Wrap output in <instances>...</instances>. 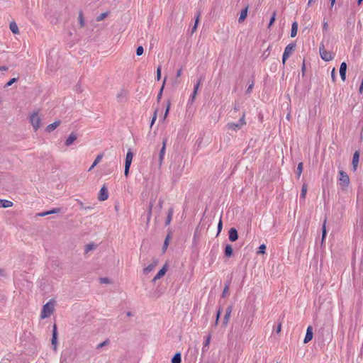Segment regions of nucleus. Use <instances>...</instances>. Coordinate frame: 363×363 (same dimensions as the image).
<instances>
[{
	"mask_svg": "<svg viewBox=\"0 0 363 363\" xmlns=\"http://www.w3.org/2000/svg\"><path fill=\"white\" fill-rule=\"evenodd\" d=\"M13 202L6 199H0V207L9 208L13 206Z\"/></svg>",
	"mask_w": 363,
	"mask_h": 363,
	"instance_id": "c756f323",
	"label": "nucleus"
},
{
	"mask_svg": "<svg viewBox=\"0 0 363 363\" xmlns=\"http://www.w3.org/2000/svg\"><path fill=\"white\" fill-rule=\"evenodd\" d=\"M61 209L60 208H54L50 211H48L49 215L53 214V213H60Z\"/></svg>",
	"mask_w": 363,
	"mask_h": 363,
	"instance_id": "bf43d9fd",
	"label": "nucleus"
},
{
	"mask_svg": "<svg viewBox=\"0 0 363 363\" xmlns=\"http://www.w3.org/2000/svg\"><path fill=\"white\" fill-rule=\"evenodd\" d=\"M313 337V328L311 325H309L306 329V333L303 340V343L309 342Z\"/></svg>",
	"mask_w": 363,
	"mask_h": 363,
	"instance_id": "4468645a",
	"label": "nucleus"
},
{
	"mask_svg": "<svg viewBox=\"0 0 363 363\" xmlns=\"http://www.w3.org/2000/svg\"><path fill=\"white\" fill-rule=\"evenodd\" d=\"M226 127L228 130H233L234 131H238L241 128L240 125L238 123H228Z\"/></svg>",
	"mask_w": 363,
	"mask_h": 363,
	"instance_id": "4be33fe9",
	"label": "nucleus"
},
{
	"mask_svg": "<svg viewBox=\"0 0 363 363\" xmlns=\"http://www.w3.org/2000/svg\"><path fill=\"white\" fill-rule=\"evenodd\" d=\"M307 189H308V185L306 183L304 182L302 185L301 194H300V199L305 200L306 193H307Z\"/></svg>",
	"mask_w": 363,
	"mask_h": 363,
	"instance_id": "c85d7f7f",
	"label": "nucleus"
},
{
	"mask_svg": "<svg viewBox=\"0 0 363 363\" xmlns=\"http://www.w3.org/2000/svg\"><path fill=\"white\" fill-rule=\"evenodd\" d=\"M296 47V43H291L285 48L281 60L282 64L284 65H285L286 61L288 60V58L290 57L292 52L295 50Z\"/></svg>",
	"mask_w": 363,
	"mask_h": 363,
	"instance_id": "20e7f679",
	"label": "nucleus"
},
{
	"mask_svg": "<svg viewBox=\"0 0 363 363\" xmlns=\"http://www.w3.org/2000/svg\"><path fill=\"white\" fill-rule=\"evenodd\" d=\"M202 82H203V78L200 77L198 79L197 82L194 84V91H193L194 92V94H197L199 87L201 85V84L202 83Z\"/></svg>",
	"mask_w": 363,
	"mask_h": 363,
	"instance_id": "4c0bfd02",
	"label": "nucleus"
},
{
	"mask_svg": "<svg viewBox=\"0 0 363 363\" xmlns=\"http://www.w3.org/2000/svg\"><path fill=\"white\" fill-rule=\"evenodd\" d=\"M18 78H16V77H13L12 79H11L9 82H7L6 83V84L4 85V88H7L10 86H11L13 83L16 82L18 81Z\"/></svg>",
	"mask_w": 363,
	"mask_h": 363,
	"instance_id": "a18cd8bd",
	"label": "nucleus"
},
{
	"mask_svg": "<svg viewBox=\"0 0 363 363\" xmlns=\"http://www.w3.org/2000/svg\"><path fill=\"white\" fill-rule=\"evenodd\" d=\"M249 7H250L249 4H247L246 6L241 10L240 16L238 18L239 23H243L245 21V19L247 18Z\"/></svg>",
	"mask_w": 363,
	"mask_h": 363,
	"instance_id": "9d476101",
	"label": "nucleus"
},
{
	"mask_svg": "<svg viewBox=\"0 0 363 363\" xmlns=\"http://www.w3.org/2000/svg\"><path fill=\"white\" fill-rule=\"evenodd\" d=\"M157 108L155 111L154 113H153V116H152V120H151V122H150V128H152V126L153 125V124L155 123L156 119H157Z\"/></svg>",
	"mask_w": 363,
	"mask_h": 363,
	"instance_id": "8fccbe9b",
	"label": "nucleus"
},
{
	"mask_svg": "<svg viewBox=\"0 0 363 363\" xmlns=\"http://www.w3.org/2000/svg\"><path fill=\"white\" fill-rule=\"evenodd\" d=\"M60 123H61V121L60 120L55 121L52 123L49 124L45 128V131L48 132V133H51L52 131L55 130L60 125Z\"/></svg>",
	"mask_w": 363,
	"mask_h": 363,
	"instance_id": "aec40b11",
	"label": "nucleus"
},
{
	"mask_svg": "<svg viewBox=\"0 0 363 363\" xmlns=\"http://www.w3.org/2000/svg\"><path fill=\"white\" fill-rule=\"evenodd\" d=\"M108 344H109V340L108 339H106L105 340L104 342H101L100 344H99L96 347L97 349H99V348H101L103 347L105 345H107Z\"/></svg>",
	"mask_w": 363,
	"mask_h": 363,
	"instance_id": "6e6d98bb",
	"label": "nucleus"
},
{
	"mask_svg": "<svg viewBox=\"0 0 363 363\" xmlns=\"http://www.w3.org/2000/svg\"><path fill=\"white\" fill-rule=\"evenodd\" d=\"M99 281L100 284H110L111 283V280L108 277H100L99 279Z\"/></svg>",
	"mask_w": 363,
	"mask_h": 363,
	"instance_id": "09e8293b",
	"label": "nucleus"
},
{
	"mask_svg": "<svg viewBox=\"0 0 363 363\" xmlns=\"http://www.w3.org/2000/svg\"><path fill=\"white\" fill-rule=\"evenodd\" d=\"M157 264H158V259H153L152 262L151 264H150V265L152 266L153 269H155V267Z\"/></svg>",
	"mask_w": 363,
	"mask_h": 363,
	"instance_id": "774afa93",
	"label": "nucleus"
},
{
	"mask_svg": "<svg viewBox=\"0 0 363 363\" xmlns=\"http://www.w3.org/2000/svg\"><path fill=\"white\" fill-rule=\"evenodd\" d=\"M9 28L13 34L19 33L18 27L15 21H12L10 23Z\"/></svg>",
	"mask_w": 363,
	"mask_h": 363,
	"instance_id": "7c9ffc66",
	"label": "nucleus"
},
{
	"mask_svg": "<svg viewBox=\"0 0 363 363\" xmlns=\"http://www.w3.org/2000/svg\"><path fill=\"white\" fill-rule=\"evenodd\" d=\"M104 155L102 153L96 156V157L95 158L93 164H91V166L89 167V170L88 171H91L92 169L94 168L95 166H96L98 164V163L100 162V161L101 160L102 157H103Z\"/></svg>",
	"mask_w": 363,
	"mask_h": 363,
	"instance_id": "2f4dec72",
	"label": "nucleus"
},
{
	"mask_svg": "<svg viewBox=\"0 0 363 363\" xmlns=\"http://www.w3.org/2000/svg\"><path fill=\"white\" fill-rule=\"evenodd\" d=\"M267 246L265 244H262L257 252V254L258 255H264L266 252Z\"/></svg>",
	"mask_w": 363,
	"mask_h": 363,
	"instance_id": "ea45409f",
	"label": "nucleus"
},
{
	"mask_svg": "<svg viewBox=\"0 0 363 363\" xmlns=\"http://www.w3.org/2000/svg\"><path fill=\"white\" fill-rule=\"evenodd\" d=\"M154 269L152 268V266H150V264L148 266H147L146 267H145L143 269V273L145 274H147L148 273H150L151 271H152Z\"/></svg>",
	"mask_w": 363,
	"mask_h": 363,
	"instance_id": "603ef678",
	"label": "nucleus"
},
{
	"mask_svg": "<svg viewBox=\"0 0 363 363\" xmlns=\"http://www.w3.org/2000/svg\"><path fill=\"white\" fill-rule=\"evenodd\" d=\"M359 160V152L358 150H357L353 154L352 160V170L354 172L356 171L357 169Z\"/></svg>",
	"mask_w": 363,
	"mask_h": 363,
	"instance_id": "ddd939ff",
	"label": "nucleus"
},
{
	"mask_svg": "<svg viewBox=\"0 0 363 363\" xmlns=\"http://www.w3.org/2000/svg\"><path fill=\"white\" fill-rule=\"evenodd\" d=\"M72 351L70 349L65 350L61 354L60 363H67L69 361H72Z\"/></svg>",
	"mask_w": 363,
	"mask_h": 363,
	"instance_id": "423d86ee",
	"label": "nucleus"
},
{
	"mask_svg": "<svg viewBox=\"0 0 363 363\" xmlns=\"http://www.w3.org/2000/svg\"><path fill=\"white\" fill-rule=\"evenodd\" d=\"M78 19H79V23L80 27L81 28L84 27L85 22H84V19L82 11L79 12Z\"/></svg>",
	"mask_w": 363,
	"mask_h": 363,
	"instance_id": "a19ab883",
	"label": "nucleus"
},
{
	"mask_svg": "<svg viewBox=\"0 0 363 363\" xmlns=\"http://www.w3.org/2000/svg\"><path fill=\"white\" fill-rule=\"evenodd\" d=\"M167 142V139L164 138L163 141H162V147L160 149V152H159L158 163H159L160 167L162 166V162H163V160H164V157L165 151H166Z\"/></svg>",
	"mask_w": 363,
	"mask_h": 363,
	"instance_id": "6e6552de",
	"label": "nucleus"
},
{
	"mask_svg": "<svg viewBox=\"0 0 363 363\" xmlns=\"http://www.w3.org/2000/svg\"><path fill=\"white\" fill-rule=\"evenodd\" d=\"M173 213H174V210H173V208L171 207L168 210L167 216V218H166V220L164 222L165 225H169L170 224L171 220L172 219Z\"/></svg>",
	"mask_w": 363,
	"mask_h": 363,
	"instance_id": "393cba45",
	"label": "nucleus"
},
{
	"mask_svg": "<svg viewBox=\"0 0 363 363\" xmlns=\"http://www.w3.org/2000/svg\"><path fill=\"white\" fill-rule=\"evenodd\" d=\"M170 106H171V100L170 99H167V106H166V109H165V112H164V117H163V120H164L169 112V109H170Z\"/></svg>",
	"mask_w": 363,
	"mask_h": 363,
	"instance_id": "58836bf2",
	"label": "nucleus"
},
{
	"mask_svg": "<svg viewBox=\"0 0 363 363\" xmlns=\"http://www.w3.org/2000/svg\"><path fill=\"white\" fill-rule=\"evenodd\" d=\"M201 11H197V13L195 16V23H197V25L199 24V21H200V16H201Z\"/></svg>",
	"mask_w": 363,
	"mask_h": 363,
	"instance_id": "e2e57ef3",
	"label": "nucleus"
},
{
	"mask_svg": "<svg viewBox=\"0 0 363 363\" xmlns=\"http://www.w3.org/2000/svg\"><path fill=\"white\" fill-rule=\"evenodd\" d=\"M347 68V66L346 62H342L340 64L339 72H340V78L343 82H345L346 80Z\"/></svg>",
	"mask_w": 363,
	"mask_h": 363,
	"instance_id": "2eb2a0df",
	"label": "nucleus"
},
{
	"mask_svg": "<svg viewBox=\"0 0 363 363\" xmlns=\"http://www.w3.org/2000/svg\"><path fill=\"white\" fill-rule=\"evenodd\" d=\"M232 311H233V306L232 305H229L226 310H225V313L226 314H228V315H230L231 313H232Z\"/></svg>",
	"mask_w": 363,
	"mask_h": 363,
	"instance_id": "338daca9",
	"label": "nucleus"
},
{
	"mask_svg": "<svg viewBox=\"0 0 363 363\" xmlns=\"http://www.w3.org/2000/svg\"><path fill=\"white\" fill-rule=\"evenodd\" d=\"M30 121L35 131L38 130L40 127V118L38 116V113H34L30 116Z\"/></svg>",
	"mask_w": 363,
	"mask_h": 363,
	"instance_id": "0eeeda50",
	"label": "nucleus"
},
{
	"mask_svg": "<svg viewBox=\"0 0 363 363\" xmlns=\"http://www.w3.org/2000/svg\"><path fill=\"white\" fill-rule=\"evenodd\" d=\"M108 12H104V13H101L100 15H99L97 17H96V21H103L106 17L108 16Z\"/></svg>",
	"mask_w": 363,
	"mask_h": 363,
	"instance_id": "49530a36",
	"label": "nucleus"
},
{
	"mask_svg": "<svg viewBox=\"0 0 363 363\" xmlns=\"http://www.w3.org/2000/svg\"><path fill=\"white\" fill-rule=\"evenodd\" d=\"M218 233H217V235L221 232L222 229H223V222H222V220L221 218L220 219L218 223Z\"/></svg>",
	"mask_w": 363,
	"mask_h": 363,
	"instance_id": "13d9d810",
	"label": "nucleus"
},
{
	"mask_svg": "<svg viewBox=\"0 0 363 363\" xmlns=\"http://www.w3.org/2000/svg\"><path fill=\"white\" fill-rule=\"evenodd\" d=\"M167 268H168V264L165 263L163 265V267L159 270L157 274L155 276V277L152 279V281L155 282L156 280L160 279L162 277H163L167 271Z\"/></svg>",
	"mask_w": 363,
	"mask_h": 363,
	"instance_id": "9b49d317",
	"label": "nucleus"
},
{
	"mask_svg": "<svg viewBox=\"0 0 363 363\" xmlns=\"http://www.w3.org/2000/svg\"><path fill=\"white\" fill-rule=\"evenodd\" d=\"M230 317V315L225 313V315H224L223 320V323H222V325L224 327H225L228 325Z\"/></svg>",
	"mask_w": 363,
	"mask_h": 363,
	"instance_id": "de8ad7c7",
	"label": "nucleus"
},
{
	"mask_svg": "<svg viewBox=\"0 0 363 363\" xmlns=\"http://www.w3.org/2000/svg\"><path fill=\"white\" fill-rule=\"evenodd\" d=\"M55 303V300L54 298H51L49 301L43 306L40 313V318L42 319L49 318L54 313Z\"/></svg>",
	"mask_w": 363,
	"mask_h": 363,
	"instance_id": "f257e3e1",
	"label": "nucleus"
},
{
	"mask_svg": "<svg viewBox=\"0 0 363 363\" xmlns=\"http://www.w3.org/2000/svg\"><path fill=\"white\" fill-rule=\"evenodd\" d=\"M127 91L125 89H121L116 95V98L119 102H122L123 99H126Z\"/></svg>",
	"mask_w": 363,
	"mask_h": 363,
	"instance_id": "cd10ccee",
	"label": "nucleus"
},
{
	"mask_svg": "<svg viewBox=\"0 0 363 363\" xmlns=\"http://www.w3.org/2000/svg\"><path fill=\"white\" fill-rule=\"evenodd\" d=\"M276 17H277V11H274L272 14V16L270 18L268 26H267L268 28H270L272 27V26L274 23V22L276 21Z\"/></svg>",
	"mask_w": 363,
	"mask_h": 363,
	"instance_id": "f704fd0d",
	"label": "nucleus"
},
{
	"mask_svg": "<svg viewBox=\"0 0 363 363\" xmlns=\"http://www.w3.org/2000/svg\"><path fill=\"white\" fill-rule=\"evenodd\" d=\"M271 47L269 46L262 53L261 58L262 60H265L270 55Z\"/></svg>",
	"mask_w": 363,
	"mask_h": 363,
	"instance_id": "c9c22d12",
	"label": "nucleus"
},
{
	"mask_svg": "<svg viewBox=\"0 0 363 363\" xmlns=\"http://www.w3.org/2000/svg\"><path fill=\"white\" fill-rule=\"evenodd\" d=\"M303 162H299L298 164L296 172L297 178H299L301 177V174L303 172Z\"/></svg>",
	"mask_w": 363,
	"mask_h": 363,
	"instance_id": "e433bc0d",
	"label": "nucleus"
},
{
	"mask_svg": "<svg viewBox=\"0 0 363 363\" xmlns=\"http://www.w3.org/2000/svg\"><path fill=\"white\" fill-rule=\"evenodd\" d=\"M130 166L125 165V170H124V175L125 177H128L129 175V169Z\"/></svg>",
	"mask_w": 363,
	"mask_h": 363,
	"instance_id": "0e129e2a",
	"label": "nucleus"
},
{
	"mask_svg": "<svg viewBox=\"0 0 363 363\" xmlns=\"http://www.w3.org/2000/svg\"><path fill=\"white\" fill-rule=\"evenodd\" d=\"M252 323V318H251L250 317L246 318L245 319V325L243 326L244 331L247 332L250 330Z\"/></svg>",
	"mask_w": 363,
	"mask_h": 363,
	"instance_id": "a878e982",
	"label": "nucleus"
},
{
	"mask_svg": "<svg viewBox=\"0 0 363 363\" xmlns=\"http://www.w3.org/2000/svg\"><path fill=\"white\" fill-rule=\"evenodd\" d=\"M328 23L324 18L323 22V33H325L328 31Z\"/></svg>",
	"mask_w": 363,
	"mask_h": 363,
	"instance_id": "4d7b16f0",
	"label": "nucleus"
},
{
	"mask_svg": "<svg viewBox=\"0 0 363 363\" xmlns=\"http://www.w3.org/2000/svg\"><path fill=\"white\" fill-rule=\"evenodd\" d=\"M245 112L244 111L240 117V118L239 119V121L237 122L239 123V125H240L241 128L245 125L246 124V122H245Z\"/></svg>",
	"mask_w": 363,
	"mask_h": 363,
	"instance_id": "c03bdc74",
	"label": "nucleus"
},
{
	"mask_svg": "<svg viewBox=\"0 0 363 363\" xmlns=\"http://www.w3.org/2000/svg\"><path fill=\"white\" fill-rule=\"evenodd\" d=\"M171 239V233L169 232L165 239H164V243H163V246H162V251L163 252H165L167 249V247L169 245V240Z\"/></svg>",
	"mask_w": 363,
	"mask_h": 363,
	"instance_id": "72a5a7b5",
	"label": "nucleus"
},
{
	"mask_svg": "<svg viewBox=\"0 0 363 363\" xmlns=\"http://www.w3.org/2000/svg\"><path fill=\"white\" fill-rule=\"evenodd\" d=\"M326 223H327V218H325L323 225H322V238H321V243L320 246L323 247V243L325 242V240L327 236V230H326Z\"/></svg>",
	"mask_w": 363,
	"mask_h": 363,
	"instance_id": "a211bd4d",
	"label": "nucleus"
},
{
	"mask_svg": "<svg viewBox=\"0 0 363 363\" xmlns=\"http://www.w3.org/2000/svg\"><path fill=\"white\" fill-rule=\"evenodd\" d=\"M166 81H167V77H164V80H163V82H162V84L160 89V91L157 94V99H156V101L157 103H160V101H161V99H162V93H163V91H164V86H165V83H166Z\"/></svg>",
	"mask_w": 363,
	"mask_h": 363,
	"instance_id": "412c9836",
	"label": "nucleus"
},
{
	"mask_svg": "<svg viewBox=\"0 0 363 363\" xmlns=\"http://www.w3.org/2000/svg\"><path fill=\"white\" fill-rule=\"evenodd\" d=\"M239 238L238 230L235 228H230L228 231V238L230 242H235Z\"/></svg>",
	"mask_w": 363,
	"mask_h": 363,
	"instance_id": "f8f14e48",
	"label": "nucleus"
},
{
	"mask_svg": "<svg viewBox=\"0 0 363 363\" xmlns=\"http://www.w3.org/2000/svg\"><path fill=\"white\" fill-rule=\"evenodd\" d=\"M155 202V198L154 199L152 196L150 198L149 204H148V209H147V223L150 222L151 216H152V211L154 206V203Z\"/></svg>",
	"mask_w": 363,
	"mask_h": 363,
	"instance_id": "dca6fc26",
	"label": "nucleus"
},
{
	"mask_svg": "<svg viewBox=\"0 0 363 363\" xmlns=\"http://www.w3.org/2000/svg\"><path fill=\"white\" fill-rule=\"evenodd\" d=\"M230 282H231L230 280H228L225 283V286H224V289H223V293L221 295L222 298H226L228 296V291H229V289H230Z\"/></svg>",
	"mask_w": 363,
	"mask_h": 363,
	"instance_id": "b1692460",
	"label": "nucleus"
},
{
	"mask_svg": "<svg viewBox=\"0 0 363 363\" xmlns=\"http://www.w3.org/2000/svg\"><path fill=\"white\" fill-rule=\"evenodd\" d=\"M306 67L305 59H303V63H302V66H301L302 77H304L305 72H306Z\"/></svg>",
	"mask_w": 363,
	"mask_h": 363,
	"instance_id": "680f3d73",
	"label": "nucleus"
},
{
	"mask_svg": "<svg viewBox=\"0 0 363 363\" xmlns=\"http://www.w3.org/2000/svg\"><path fill=\"white\" fill-rule=\"evenodd\" d=\"M77 135L74 132L71 133L65 142V146L69 147L71 145H72V143L77 140Z\"/></svg>",
	"mask_w": 363,
	"mask_h": 363,
	"instance_id": "f3484780",
	"label": "nucleus"
},
{
	"mask_svg": "<svg viewBox=\"0 0 363 363\" xmlns=\"http://www.w3.org/2000/svg\"><path fill=\"white\" fill-rule=\"evenodd\" d=\"M133 157V152L129 150L126 154L125 160V165L130 166L132 163Z\"/></svg>",
	"mask_w": 363,
	"mask_h": 363,
	"instance_id": "5701e85b",
	"label": "nucleus"
},
{
	"mask_svg": "<svg viewBox=\"0 0 363 363\" xmlns=\"http://www.w3.org/2000/svg\"><path fill=\"white\" fill-rule=\"evenodd\" d=\"M319 52L320 57L325 62H329L334 59L335 55L332 52L327 51L325 49L323 43H321L319 47Z\"/></svg>",
	"mask_w": 363,
	"mask_h": 363,
	"instance_id": "7ed1b4c3",
	"label": "nucleus"
},
{
	"mask_svg": "<svg viewBox=\"0 0 363 363\" xmlns=\"http://www.w3.org/2000/svg\"><path fill=\"white\" fill-rule=\"evenodd\" d=\"M172 363H182V354L179 352H176L172 357Z\"/></svg>",
	"mask_w": 363,
	"mask_h": 363,
	"instance_id": "473e14b6",
	"label": "nucleus"
},
{
	"mask_svg": "<svg viewBox=\"0 0 363 363\" xmlns=\"http://www.w3.org/2000/svg\"><path fill=\"white\" fill-rule=\"evenodd\" d=\"M254 80L252 81V82L248 85L247 89H246V94H250L251 93L253 87H254Z\"/></svg>",
	"mask_w": 363,
	"mask_h": 363,
	"instance_id": "864d4df0",
	"label": "nucleus"
},
{
	"mask_svg": "<svg viewBox=\"0 0 363 363\" xmlns=\"http://www.w3.org/2000/svg\"><path fill=\"white\" fill-rule=\"evenodd\" d=\"M298 23L296 21H294L291 25V37L294 38L297 35L298 32Z\"/></svg>",
	"mask_w": 363,
	"mask_h": 363,
	"instance_id": "bb28decb",
	"label": "nucleus"
},
{
	"mask_svg": "<svg viewBox=\"0 0 363 363\" xmlns=\"http://www.w3.org/2000/svg\"><path fill=\"white\" fill-rule=\"evenodd\" d=\"M57 343H58V332H57V326L55 323L53 325L52 330V337H51V345L52 346V349L55 352L57 350Z\"/></svg>",
	"mask_w": 363,
	"mask_h": 363,
	"instance_id": "39448f33",
	"label": "nucleus"
},
{
	"mask_svg": "<svg viewBox=\"0 0 363 363\" xmlns=\"http://www.w3.org/2000/svg\"><path fill=\"white\" fill-rule=\"evenodd\" d=\"M108 198V191L106 185L104 184L100 189L99 195H98V199L100 201H104L107 200Z\"/></svg>",
	"mask_w": 363,
	"mask_h": 363,
	"instance_id": "1a4fd4ad",
	"label": "nucleus"
},
{
	"mask_svg": "<svg viewBox=\"0 0 363 363\" xmlns=\"http://www.w3.org/2000/svg\"><path fill=\"white\" fill-rule=\"evenodd\" d=\"M211 334H209V335L206 337V340H205V341H204V342H203L204 347H208V345H209V344H210V342H211Z\"/></svg>",
	"mask_w": 363,
	"mask_h": 363,
	"instance_id": "5fc2aeb1",
	"label": "nucleus"
},
{
	"mask_svg": "<svg viewBox=\"0 0 363 363\" xmlns=\"http://www.w3.org/2000/svg\"><path fill=\"white\" fill-rule=\"evenodd\" d=\"M224 255L227 258H230L233 255V248L230 244H226L225 245Z\"/></svg>",
	"mask_w": 363,
	"mask_h": 363,
	"instance_id": "6ab92c4d",
	"label": "nucleus"
},
{
	"mask_svg": "<svg viewBox=\"0 0 363 363\" xmlns=\"http://www.w3.org/2000/svg\"><path fill=\"white\" fill-rule=\"evenodd\" d=\"M221 313H222V308H221V306H220L218 308L217 313H216V318H217V321H219V319H220V317Z\"/></svg>",
	"mask_w": 363,
	"mask_h": 363,
	"instance_id": "052dcab7",
	"label": "nucleus"
},
{
	"mask_svg": "<svg viewBox=\"0 0 363 363\" xmlns=\"http://www.w3.org/2000/svg\"><path fill=\"white\" fill-rule=\"evenodd\" d=\"M143 52H144V49H143V47L140 45L138 46L137 48H136V55L137 56H140L143 54Z\"/></svg>",
	"mask_w": 363,
	"mask_h": 363,
	"instance_id": "3c124183",
	"label": "nucleus"
},
{
	"mask_svg": "<svg viewBox=\"0 0 363 363\" xmlns=\"http://www.w3.org/2000/svg\"><path fill=\"white\" fill-rule=\"evenodd\" d=\"M76 91L78 93H81L82 91L81 84L78 82L75 86Z\"/></svg>",
	"mask_w": 363,
	"mask_h": 363,
	"instance_id": "69168bd1",
	"label": "nucleus"
},
{
	"mask_svg": "<svg viewBox=\"0 0 363 363\" xmlns=\"http://www.w3.org/2000/svg\"><path fill=\"white\" fill-rule=\"evenodd\" d=\"M338 180L342 190H346L349 186L350 181L348 174L343 170L339 171Z\"/></svg>",
	"mask_w": 363,
	"mask_h": 363,
	"instance_id": "f03ea898",
	"label": "nucleus"
},
{
	"mask_svg": "<svg viewBox=\"0 0 363 363\" xmlns=\"http://www.w3.org/2000/svg\"><path fill=\"white\" fill-rule=\"evenodd\" d=\"M96 245H94V243L87 244L85 245L84 251H85V252H88L94 250V248H96Z\"/></svg>",
	"mask_w": 363,
	"mask_h": 363,
	"instance_id": "37998d69",
	"label": "nucleus"
},
{
	"mask_svg": "<svg viewBox=\"0 0 363 363\" xmlns=\"http://www.w3.org/2000/svg\"><path fill=\"white\" fill-rule=\"evenodd\" d=\"M161 77H162V65H158V67H157V71H156V79L157 81H160L161 79Z\"/></svg>",
	"mask_w": 363,
	"mask_h": 363,
	"instance_id": "79ce46f5",
	"label": "nucleus"
}]
</instances>
